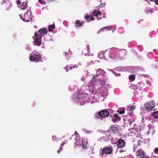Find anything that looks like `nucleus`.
<instances>
[{
    "label": "nucleus",
    "instance_id": "2eb2a0df",
    "mask_svg": "<svg viewBox=\"0 0 158 158\" xmlns=\"http://www.w3.org/2000/svg\"><path fill=\"white\" fill-rule=\"evenodd\" d=\"M118 126H112L110 127V130L114 133L118 131Z\"/></svg>",
    "mask_w": 158,
    "mask_h": 158
},
{
    "label": "nucleus",
    "instance_id": "5701e85b",
    "mask_svg": "<svg viewBox=\"0 0 158 158\" xmlns=\"http://www.w3.org/2000/svg\"><path fill=\"white\" fill-rule=\"evenodd\" d=\"M85 18L86 19H88L90 18L91 20H94V18L93 17L92 15H86L85 16Z\"/></svg>",
    "mask_w": 158,
    "mask_h": 158
},
{
    "label": "nucleus",
    "instance_id": "7ed1b4c3",
    "mask_svg": "<svg viewBox=\"0 0 158 158\" xmlns=\"http://www.w3.org/2000/svg\"><path fill=\"white\" fill-rule=\"evenodd\" d=\"M32 55L29 57V60L31 61H35L38 62L41 58V56L39 52L33 51L32 53Z\"/></svg>",
    "mask_w": 158,
    "mask_h": 158
},
{
    "label": "nucleus",
    "instance_id": "6e6552de",
    "mask_svg": "<svg viewBox=\"0 0 158 158\" xmlns=\"http://www.w3.org/2000/svg\"><path fill=\"white\" fill-rule=\"evenodd\" d=\"M137 158H149V157L145 155V153L141 148H139L136 151Z\"/></svg>",
    "mask_w": 158,
    "mask_h": 158
},
{
    "label": "nucleus",
    "instance_id": "4d7b16f0",
    "mask_svg": "<svg viewBox=\"0 0 158 158\" xmlns=\"http://www.w3.org/2000/svg\"><path fill=\"white\" fill-rule=\"evenodd\" d=\"M157 30L158 31V30Z\"/></svg>",
    "mask_w": 158,
    "mask_h": 158
},
{
    "label": "nucleus",
    "instance_id": "f3484780",
    "mask_svg": "<svg viewBox=\"0 0 158 158\" xmlns=\"http://www.w3.org/2000/svg\"><path fill=\"white\" fill-rule=\"evenodd\" d=\"M55 0H38L39 3L42 5H45L46 4L45 1H47L52 2Z\"/></svg>",
    "mask_w": 158,
    "mask_h": 158
},
{
    "label": "nucleus",
    "instance_id": "49530a36",
    "mask_svg": "<svg viewBox=\"0 0 158 158\" xmlns=\"http://www.w3.org/2000/svg\"><path fill=\"white\" fill-rule=\"evenodd\" d=\"M77 67V66H76V65H75L73 67V68H75Z\"/></svg>",
    "mask_w": 158,
    "mask_h": 158
},
{
    "label": "nucleus",
    "instance_id": "bb28decb",
    "mask_svg": "<svg viewBox=\"0 0 158 158\" xmlns=\"http://www.w3.org/2000/svg\"><path fill=\"white\" fill-rule=\"evenodd\" d=\"M121 118H118L117 119L114 118L113 119V121L114 123L115 122L117 121H119Z\"/></svg>",
    "mask_w": 158,
    "mask_h": 158
},
{
    "label": "nucleus",
    "instance_id": "c85d7f7f",
    "mask_svg": "<svg viewBox=\"0 0 158 158\" xmlns=\"http://www.w3.org/2000/svg\"><path fill=\"white\" fill-rule=\"evenodd\" d=\"M154 152L156 154H158V148H156L154 150Z\"/></svg>",
    "mask_w": 158,
    "mask_h": 158
},
{
    "label": "nucleus",
    "instance_id": "864d4df0",
    "mask_svg": "<svg viewBox=\"0 0 158 158\" xmlns=\"http://www.w3.org/2000/svg\"><path fill=\"white\" fill-rule=\"evenodd\" d=\"M95 76H94V78H95Z\"/></svg>",
    "mask_w": 158,
    "mask_h": 158
},
{
    "label": "nucleus",
    "instance_id": "f03ea898",
    "mask_svg": "<svg viewBox=\"0 0 158 158\" xmlns=\"http://www.w3.org/2000/svg\"><path fill=\"white\" fill-rule=\"evenodd\" d=\"M109 115V113L106 110H102L95 114V118L102 119L103 118L108 116Z\"/></svg>",
    "mask_w": 158,
    "mask_h": 158
},
{
    "label": "nucleus",
    "instance_id": "aec40b11",
    "mask_svg": "<svg viewBox=\"0 0 158 158\" xmlns=\"http://www.w3.org/2000/svg\"><path fill=\"white\" fill-rule=\"evenodd\" d=\"M117 112L120 114H123L125 113V109H118Z\"/></svg>",
    "mask_w": 158,
    "mask_h": 158
},
{
    "label": "nucleus",
    "instance_id": "a19ab883",
    "mask_svg": "<svg viewBox=\"0 0 158 158\" xmlns=\"http://www.w3.org/2000/svg\"><path fill=\"white\" fill-rule=\"evenodd\" d=\"M75 134L76 133V135H79V134H78V133H77V131H75Z\"/></svg>",
    "mask_w": 158,
    "mask_h": 158
},
{
    "label": "nucleus",
    "instance_id": "7c9ffc66",
    "mask_svg": "<svg viewBox=\"0 0 158 158\" xmlns=\"http://www.w3.org/2000/svg\"><path fill=\"white\" fill-rule=\"evenodd\" d=\"M86 49L88 51H89V45H87L86 46Z\"/></svg>",
    "mask_w": 158,
    "mask_h": 158
},
{
    "label": "nucleus",
    "instance_id": "58836bf2",
    "mask_svg": "<svg viewBox=\"0 0 158 158\" xmlns=\"http://www.w3.org/2000/svg\"><path fill=\"white\" fill-rule=\"evenodd\" d=\"M79 138H78V139H77V140H76V142H75V143H76V142H77H77H78V143H80V141H79Z\"/></svg>",
    "mask_w": 158,
    "mask_h": 158
},
{
    "label": "nucleus",
    "instance_id": "8fccbe9b",
    "mask_svg": "<svg viewBox=\"0 0 158 158\" xmlns=\"http://www.w3.org/2000/svg\"><path fill=\"white\" fill-rule=\"evenodd\" d=\"M132 113H129V115L130 116H131L132 115Z\"/></svg>",
    "mask_w": 158,
    "mask_h": 158
},
{
    "label": "nucleus",
    "instance_id": "a18cd8bd",
    "mask_svg": "<svg viewBox=\"0 0 158 158\" xmlns=\"http://www.w3.org/2000/svg\"><path fill=\"white\" fill-rule=\"evenodd\" d=\"M68 53L67 52H65L64 53L65 56H66L67 54H68Z\"/></svg>",
    "mask_w": 158,
    "mask_h": 158
},
{
    "label": "nucleus",
    "instance_id": "2f4dec72",
    "mask_svg": "<svg viewBox=\"0 0 158 158\" xmlns=\"http://www.w3.org/2000/svg\"><path fill=\"white\" fill-rule=\"evenodd\" d=\"M21 2L19 0H18L17 1V5H19L21 3Z\"/></svg>",
    "mask_w": 158,
    "mask_h": 158
},
{
    "label": "nucleus",
    "instance_id": "ea45409f",
    "mask_svg": "<svg viewBox=\"0 0 158 158\" xmlns=\"http://www.w3.org/2000/svg\"><path fill=\"white\" fill-rule=\"evenodd\" d=\"M141 141L140 140H139L138 141V144H137L138 146H139L140 145V144H139V142H140Z\"/></svg>",
    "mask_w": 158,
    "mask_h": 158
},
{
    "label": "nucleus",
    "instance_id": "412c9836",
    "mask_svg": "<svg viewBox=\"0 0 158 158\" xmlns=\"http://www.w3.org/2000/svg\"><path fill=\"white\" fill-rule=\"evenodd\" d=\"M55 28V25L54 24L50 25L48 27V31H52Z\"/></svg>",
    "mask_w": 158,
    "mask_h": 158
},
{
    "label": "nucleus",
    "instance_id": "4c0bfd02",
    "mask_svg": "<svg viewBox=\"0 0 158 158\" xmlns=\"http://www.w3.org/2000/svg\"><path fill=\"white\" fill-rule=\"evenodd\" d=\"M100 5V6H103L105 5V4L104 3H102V4H101Z\"/></svg>",
    "mask_w": 158,
    "mask_h": 158
},
{
    "label": "nucleus",
    "instance_id": "c03bdc74",
    "mask_svg": "<svg viewBox=\"0 0 158 158\" xmlns=\"http://www.w3.org/2000/svg\"><path fill=\"white\" fill-rule=\"evenodd\" d=\"M57 152L58 153H60V150L59 149L57 151Z\"/></svg>",
    "mask_w": 158,
    "mask_h": 158
},
{
    "label": "nucleus",
    "instance_id": "393cba45",
    "mask_svg": "<svg viewBox=\"0 0 158 158\" xmlns=\"http://www.w3.org/2000/svg\"><path fill=\"white\" fill-rule=\"evenodd\" d=\"M135 75H131L129 76V78L130 79L134 81L135 79Z\"/></svg>",
    "mask_w": 158,
    "mask_h": 158
},
{
    "label": "nucleus",
    "instance_id": "cd10ccee",
    "mask_svg": "<svg viewBox=\"0 0 158 158\" xmlns=\"http://www.w3.org/2000/svg\"><path fill=\"white\" fill-rule=\"evenodd\" d=\"M135 108V106H132L131 107L130 109V111H132Z\"/></svg>",
    "mask_w": 158,
    "mask_h": 158
},
{
    "label": "nucleus",
    "instance_id": "6ab92c4d",
    "mask_svg": "<svg viewBox=\"0 0 158 158\" xmlns=\"http://www.w3.org/2000/svg\"><path fill=\"white\" fill-rule=\"evenodd\" d=\"M75 23L77 25L76 27H78L80 26H81L82 25V23L80 22L79 20H77L75 21Z\"/></svg>",
    "mask_w": 158,
    "mask_h": 158
},
{
    "label": "nucleus",
    "instance_id": "4468645a",
    "mask_svg": "<svg viewBox=\"0 0 158 158\" xmlns=\"http://www.w3.org/2000/svg\"><path fill=\"white\" fill-rule=\"evenodd\" d=\"M101 12L100 11H97L96 10H93V15L96 17H97V19L100 20L101 19L102 17H98V15H101Z\"/></svg>",
    "mask_w": 158,
    "mask_h": 158
},
{
    "label": "nucleus",
    "instance_id": "20e7f679",
    "mask_svg": "<svg viewBox=\"0 0 158 158\" xmlns=\"http://www.w3.org/2000/svg\"><path fill=\"white\" fill-rule=\"evenodd\" d=\"M119 51L118 49L116 48L111 49L109 53L110 57L112 59H115L118 58Z\"/></svg>",
    "mask_w": 158,
    "mask_h": 158
},
{
    "label": "nucleus",
    "instance_id": "a211bd4d",
    "mask_svg": "<svg viewBox=\"0 0 158 158\" xmlns=\"http://www.w3.org/2000/svg\"><path fill=\"white\" fill-rule=\"evenodd\" d=\"M113 26H108V27H105L102 28V29H101L100 30L103 31V30L104 29H106V30H107V31H109L110 30H111L113 29Z\"/></svg>",
    "mask_w": 158,
    "mask_h": 158
},
{
    "label": "nucleus",
    "instance_id": "473e14b6",
    "mask_svg": "<svg viewBox=\"0 0 158 158\" xmlns=\"http://www.w3.org/2000/svg\"><path fill=\"white\" fill-rule=\"evenodd\" d=\"M56 136H55L54 135H53L52 136V139H53V140H55L56 139Z\"/></svg>",
    "mask_w": 158,
    "mask_h": 158
},
{
    "label": "nucleus",
    "instance_id": "c756f323",
    "mask_svg": "<svg viewBox=\"0 0 158 158\" xmlns=\"http://www.w3.org/2000/svg\"><path fill=\"white\" fill-rule=\"evenodd\" d=\"M114 116L115 117V118L116 119L118 118H120L118 116V114H115L114 115Z\"/></svg>",
    "mask_w": 158,
    "mask_h": 158
},
{
    "label": "nucleus",
    "instance_id": "a878e982",
    "mask_svg": "<svg viewBox=\"0 0 158 158\" xmlns=\"http://www.w3.org/2000/svg\"><path fill=\"white\" fill-rule=\"evenodd\" d=\"M130 87L131 89H137V87H136V86L135 85H132L130 86Z\"/></svg>",
    "mask_w": 158,
    "mask_h": 158
},
{
    "label": "nucleus",
    "instance_id": "72a5a7b5",
    "mask_svg": "<svg viewBox=\"0 0 158 158\" xmlns=\"http://www.w3.org/2000/svg\"><path fill=\"white\" fill-rule=\"evenodd\" d=\"M10 6H9L8 7H7L6 8V10H10Z\"/></svg>",
    "mask_w": 158,
    "mask_h": 158
},
{
    "label": "nucleus",
    "instance_id": "f257e3e1",
    "mask_svg": "<svg viewBox=\"0 0 158 158\" xmlns=\"http://www.w3.org/2000/svg\"><path fill=\"white\" fill-rule=\"evenodd\" d=\"M93 88L96 90L99 89L102 85L105 84L106 81L103 78H101L97 80L94 79L92 81Z\"/></svg>",
    "mask_w": 158,
    "mask_h": 158
},
{
    "label": "nucleus",
    "instance_id": "e433bc0d",
    "mask_svg": "<svg viewBox=\"0 0 158 158\" xmlns=\"http://www.w3.org/2000/svg\"><path fill=\"white\" fill-rule=\"evenodd\" d=\"M155 3L156 4L158 5V0H156L155 1Z\"/></svg>",
    "mask_w": 158,
    "mask_h": 158
},
{
    "label": "nucleus",
    "instance_id": "9d476101",
    "mask_svg": "<svg viewBox=\"0 0 158 158\" xmlns=\"http://www.w3.org/2000/svg\"><path fill=\"white\" fill-rule=\"evenodd\" d=\"M35 37L36 39L34 40V45L38 46H40L41 43V38H40V37L37 36V33L36 32L35 33Z\"/></svg>",
    "mask_w": 158,
    "mask_h": 158
},
{
    "label": "nucleus",
    "instance_id": "79ce46f5",
    "mask_svg": "<svg viewBox=\"0 0 158 158\" xmlns=\"http://www.w3.org/2000/svg\"><path fill=\"white\" fill-rule=\"evenodd\" d=\"M60 150H62V147H60L59 149Z\"/></svg>",
    "mask_w": 158,
    "mask_h": 158
},
{
    "label": "nucleus",
    "instance_id": "5fc2aeb1",
    "mask_svg": "<svg viewBox=\"0 0 158 158\" xmlns=\"http://www.w3.org/2000/svg\"><path fill=\"white\" fill-rule=\"evenodd\" d=\"M66 72H68V70H66Z\"/></svg>",
    "mask_w": 158,
    "mask_h": 158
},
{
    "label": "nucleus",
    "instance_id": "0eeeda50",
    "mask_svg": "<svg viewBox=\"0 0 158 158\" xmlns=\"http://www.w3.org/2000/svg\"><path fill=\"white\" fill-rule=\"evenodd\" d=\"M77 99L81 105H83L87 102L86 96L84 94H78L77 97Z\"/></svg>",
    "mask_w": 158,
    "mask_h": 158
},
{
    "label": "nucleus",
    "instance_id": "423d86ee",
    "mask_svg": "<svg viewBox=\"0 0 158 158\" xmlns=\"http://www.w3.org/2000/svg\"><path fill=\"white\" fill-rule=\"evenodd\" d=\"M21 19L25 22H28L31 18V11H27L24 14L23 16H21L20 15H19Z\"/></svg>",
    "mask_w": 158,
    "mask_h": 158
},
{
    "label": "nucleus",
    "instance_id": "c9c22d12",
    "mask_svg": "<svg viewBox=\"0 0 158 158\" xmlns=\"http://www.w3.org/2000/svg\"><path fill=\"white\" fill-rule=\"evenodd\" d=\"M155 3L156 4L158 5V0H156L155 1Z\"/></svg>",
    "mask_w": 158,
    "mask_h": 158
},
{
    "label": "nucleus",
    "instance_id": "09e8293b",
    "mask_svg": "<svg viewBox=\"0 0 158 158\" xmlns=\"http://www.w3.org/2000/svg\"><path fill=\"white\" fill-rule=\"evenodd\" d=\"M133 121H131V122H130V125H131V124L132 123H133Z\"/></svg>",
    "mask_w": 158,
    "mask_h": 158
},
{
    "label": "nucleus",
    "instance_id": "6e6d98bb",
    "mask_svg": "<svg viewBox=\"0 0 158 158\" xmlns=\"http://www.w3.org/2000/svg\"><path fill=\"white\" fill-rule=\"evenodd\" d=\"M88 52L86 53V54H88Z\"/></svg>",
    "mask_w": 158,
    "mask_h": 158
},
{
    "label": "nucleus",
    "instance_id": "9b49d317",
    "mask_svg": "<svg viewBox=\"0 0 158 158\" xmlns=\"http://www.w3.org/2000/svg\"><path fill=\"white\" fill-rule=\"evenodd\" d=\"M79 140L80 141V143H78L77 141L76 144L77 145H80L81 144V143H82V148L85 149H87L88 148V142L83 140L82 138H79Z\"/></svg>",
    "mask_w": 158,
    "mask_h": 158
},
{
    "label": "nucleus",
    "instance_id": "b1692460",
    "mask_svg": "<svg viewBox=\"0 0 158 158\" xmlns=\"http://www.w3.org/2000/svg\"><path fill=\"white\" fill-rule=\"evenodd\" d=\"M153 115L154 118L158 119V111L154 112Z\"/></svg>",
    "mask_w": 158,
    "mask_h": 158
},
{
    "label": "nucleus",
    "instance_id": "39448f33",
    "mask_svg": "<svg viewBox=\"0 0 158 158\" xmlns=\"http://www.w3.org/2000/svg\"><path fill=\"white\" fill-rule=\"evenodd\" d=\"M155 103L153 101L147 102L144 104V108L145 110L148 112L152 111L155 106Z\"/></svg>",
    "mask_w": 158,
    "mask_h": 158
},
{
    "label": "nucleus",
    "instance_id": "de8ad7c7",
    "mask_svg": "<svg viewBox=\"0 0 158 158\" xmlns=\"http://www.w3.org/2000/svg\"><path fill=\"white\" fill-rule=\"evenodd\" d=\"M65 144V143H63L61 144V146H63L64 145V144Z\"/></svg>",
    "mask_w": 158,
    "mask_h": 158
},
{
    "label": "nucleus",
    "instance_id": "603ef678",
    "mask_svg": "<svg viewBox=\"0 0 158 158\" xmlns=\"http://www.w3.org/2000/svg\"><path fill=\"white\" fill-rule=\"evenodd\" d=\"M70 70H71L72 69V67H70Z\"/></svg>",
    "mask_w": 158,
    "mask_h": 158
},
{
    "label": "nucleus",
    "instance_id": "dca6fc26",
    "mask_svg": "<svg viewBox=\"0 0 158 158\" xmlns=\"http://www.w3.org/2000/svg\"><path fill=\"white\" fill-rule=\"evenodd\" d=\"M27 2H23L21 6V9L23 10L27 9V10H28L27 9Z\"/></svg>",
    "mask_w": 158,
    "mask_h": 158
},
{
    "label": "nucleus",
    "instance_id": "1a4fd4ad",
    "mask_svg": "<svg viewBox=\"0 0 158 158\" xmlns=\"http://www.w3.org/2000/svg\"><path fill=\"white\" fill-rule=\"evenodd\" d=\"M112 147L111 146H109L108 147H105L103 148L102 150V154H112Z\"/></svg>",
    "mask_w": 158,
    "mask_h": 158
},
{
    "label": "nucleus",
    "instance_id": "f8f14e48",
    "mask_svg": "<svg viewBox=\"0 0 158 158\" xmlns=\"http://www.w3.org/2000/svg\"><path fill=\"white\" fill-rule=\"evenodd\" d=\"M47 32L48 31L45 28H44L40 29L39 30V34L37 33V36L40 37V38H42L45 35L47 34Z\"/></svg>",
    "mask_w": 158,
    "mask_h": 158
},
{
    "label": "nucleus",
    "instance_id": "f704fd0d",
    "mask_svg": "<svg viewBox=\"0 0 158 158\" xmlns=\"http://www.w3.org/2000/svg\"><path fill=\"white\" fill-rule=\"evenodd\" d=\"M155 3L156 4L158 5V0H156L155 1Z\"/></svg>",
    "mask_w": 158,
    "mask_h": 158
},
{
    "label": "nucleus",
    "instance_id": "ddd939ff",
    "mask_svg": "<svg viewBox=\"0 0 158 158\" xmlns=\"http://www.w3.org/2000/svg\"><path fill=\"white\" fill-rule=\"evenodd\" d=\"M117 147L118 148H123L125 144V142L123 139H120L117 141V143H116Z\"/></svg>",
    "mask_w": 158,
    "mask_h": 158
},
{
    "label": "nucleus",
    "instance_id": "37998d69",
    "mask_svg": "<svg viewBox=\"0 0 158 158\" xmlns=\"http://www.w3.org/2000/svg\"><path fill=\"white\" fill-rule=\"evenodd\" d=\"M85 49H83V53H84V54H85Z\"/></svg>",
    "mask_w": 158,
    "mask_h": 158
},
{
    "label": "nucleus",
    "instance_id": "3c124183",
    "mask_svg": "<svg viewBox=\"0 0 158 158\" xmlns=\"http://www.w3.org/2000/svg\"><path fill=\"white\" fill-rule=\"evenodd\" d=\"M103 17L104 18H105L106 17H105V15H103Z\"/></svg>",
    "mask_w": 158,
    "mask_h": 158
},
{
    "label": "nucleus",
    "instance_id": "4be33fe9",
    "mask_svg": "<svg viewBox=\"0 0 158 158\" xmlns=\"http://www.w3.org/2000/svg\"><path fill=\"white\" fill-rule=\"evenodd\" d=\"M103 70L102 69H99L98 70L97 72V74L96 76H99L101 74L103 73Z\"/></svg>",
    "mask_w": 158,
    "mask_h": 158
}]
</instances>
